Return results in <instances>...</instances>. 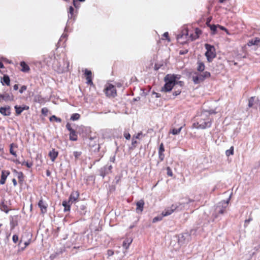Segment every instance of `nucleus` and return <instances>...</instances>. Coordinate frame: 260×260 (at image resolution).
<instances>
[{
  "label": "nucleus",
  "mask_w": 260,
  "mask_h": 260,
  "mask_svg": "<svg viewBox=\"0 0 260 260\" xmlns=\"http://www.w3.org/2000/svg\"><path fill=\"white\" fill-rule=\"evenodd\" d=\"M10 224L11 229H13L17 225V221H14L13 219H12L10 220Z\"/></svg>",
  "instance_id": "41"
},
{
  "label": "nucleus",
  "mask_w": 260,
  "mask_h": 260,
  "mask_svg": "<svg viewBox=\"0 0 260 260\" xmlns=\"http://www.w3.org/2000/svg\"><path fill=\"white\" fill-rule=\"evenodd\" d=\"M84 74L86 77L91 76V72L87 69L85 70Z\"/></svg>",
  "instance_id": "51"
},
{
  "label": "nucleus",
  "mask_w": 260,
  "mask_h": 260,
  "mask_svg": "<svg viewBox=\"0 0 260 260\" xmlns=\"http://www.w3.org/2000/svg\"><path fill=\"white\" fill-rule=\"evenodd\" d=\"M181 93V90H176L173 92V95L174 96V98L177 95L180 94Z\"/></svg>",
  "instance_id": "58"
},
{
  "label": "nucleus",
  "mask_w": 260,
  "mask_h": 260,
  "mask_svg": "<svg viewBox=\"0 0 260 260\" xmlns=\"http://www.w3.org/2000/svg\"><path fill=\"white\" fill-rule=\"evenodd\" d=\"M234 154V147L232 146L229 149L226 150L225 154L227 156H229L231 155Z\"/></svg>",
  "instance_id": "38"
},
{
  "label": "nucleus",
  "mask_w": 260,
  "mask_h": 260,
  "mask_svg": "<svg viewBox=\"0 0 260 260\" xmlns=\"http://www.w3.org/2000/svg\"><path fill=\"white\" fill-rule=\"evenodd\" d=\"M167 175L169 176H173V172L172 171L170 167L167 168Z\"/></svg>",
  "instance_id": "49"
},
{
  "label": "nucleus",
  "mask_w": 260,
  "mask_h": 260,
  "mask_svg": "<svg viewBox=\"0 0 260 260\" xmlns=\"http://www.w3.org/2000/svg\"><path fill=\"white\" fill-rule=\"evenodd\" d=\"M68 17L69 19L75 20L76 17V13L77 11H74V9L72 6H70L69 8V11L68 12Z\"/></svg>",
  "instance_id": "19"
},
{
  "label": "nucleus",
  "mask_w": 260,
  "mask_h": 260,
  "mask_svg": "<svg viewBox=\"0 0 260 260\" xmlns=\"http://www.w3.org/2000/svg\"><path fill=\"white\" fill-rule=\"evenodd\" d=\"M2 83L4 85V84H6L7 85H10V80L8 75H4L3 79L1 80Z\"/></svg>",
  "instance_id": "28"
},
{
  "label": "nucleus",
  "mask_w": 260,
  "mask_h": 260,
  "mask_svg": "<svg viewBox=\"0 0 260 260\" xmlns=\"http://www.w3.org/2000/svg\"><path fill=\"white\" fill-rule=\"evenodd\" d=\"M205 47L207 50L205 53V56L208 61L210 62L216 57L215 48L213 46L209 44H206Z\"/></svg>",
  "instance_id": "8"
},
{
  "label": "nucleus",
  "mask_w": 260,
  "mask_h": 260,
  "mask_svg": "<svg viewBox=\"0 0 260 260\" xmlns=\"http://www.w3.org/2000/svg\"><path fill=\"white\" fill-rule=\"evenodd\" d=\"M80 118V115L78 113H74L73 114L70 118V119L72 121L78 120Z\"/></svg>",
  "instance_id": "33"
},
{
  "label": "nucleus",
  "mask_w": 260,
  "mask_h": 260,
  "mask_svg": "<svg viewBox=\"0 0 260 260\" xmlns=\"http://www.w3.org/2000/svg\"><path fill=\"white\" fill-rule=\"evenodd\" d=\"M197 64H198V67H197L198 71L203 72L205 70V64L203 62H202L201 61H198L197 62Z\"/></svg>",
  "instance_id": "31"
},
{
  "label": "nucleus",
  "mask_w": 260,
  "mask_h": 260,
  "mask_svg": "<svg viewBox=\"0 0 260 260\" xmlns=\"http://www.w3.org/2000/svg\"><path fill=\"white\" fill-rule=\"evenodd\" d=\"M164 81L165 82V84L161 88V91L169 92L173 89V87L176 85V82L174 81L169 74H167L165 76Z\"/></svg>",
  "instance_id": "5"
},
{
  "label": "nucleus",
  "mask_w": 260,
  "mask_h": 260,
  "mask_svg": "<svg viewBox=\"0 0 260 260\" xmlns=\"http://www.w3.org/2000/svg\"><path fill=\"white\" fill-rule=\"evenodd\" d=\"M203 112H207V114L208 115V117H209V115L212 114H215L216 112L214 110H205Z\"/></svg>",
  "instance_id": "50"
},
{
  "label": "nucleus",
  "mask_w": 260,
  "mask_h": 260,
  "mask_svg": "<svg viewBox=\"0 0 260 260\" xmlns=\"http://www.w3.org/2000/svg\"><path fill=\"white\" fill-rule=\"evenodd\" d=\"M12 240L14 243H16L17 242H18L19 241V238L18 235H14L12 237Z\"/></svg>",
  "instance_id": "47"
},
{
  "label": "nucleus",
  "mask_w": 260,
  "mask_h": 260,
  "mask_svg": "<svg viewBox=\"0 0 260 260\" xmlns=\"http://www.w3.org/2000/svg\"><path fill=\"white\" fill-rule=\"evenodd\" d=\"M29 241H30V240L24 241V242L23 243L24 246H22L21 245L22 244V242H23L22 239H21L20 240L18 245L20 247L21 250H24V249L29 244V243H30Z\"/></svg>",
  "instance_id": "27"
},
{
  "label": "nucleus",
  "mask_w": 260,
  "mask_h": 260,
  "mask_svg": "<svg viewBox=\"0 0 260 260\" xmlns=\"http://www.w3.org/2000/svg\"><path fill=\"white\" fill-rule=\"evenodd\" d=\"M105 90V93L107 96L114 97L116 95V88L112 84H109Z\"/></svg>",
  "instance_id": "10"
},
{
  "label": "nucleus",
  "mask_w": 260,
  "mask_h": 260,
  "mask_svg": "<svg viewBox=\"0 0 260 260\" xmlns=\"http://www.w3.org/2000/svg\"><path fill=\"white\" fill-rule=\"evenodd\" d=\"M152 94L155 95V97L158 98L160 97V94L158 93L155 92V91H153Z\"/></svg>",
  "instance_id": "62"
},
{
  "label": "nucleus",
  "mask_w": 260,
  "mask_h": 260,
  "mask_svg": "<svg viewBox=\"0 0 260 260\" xmlns=\"http://www.w3.org/2000/svg\"><path fill=\"white\" fill-rule=\"evenodd\" d=\"M124 137L126 140H129L131 138V135L129 133L126 131H125L124 132Z\"/></svg>",
  "instance_id": "48"
},
{
  "label": "nucleus",
  "mask_w": 260,
  "mask_h": 260,
  "mask_svg": "<svg viewBox=\"0 0 260 260\" xmlns=\"http://www.w3.org/2000/svg\"><path fill=\"white\" fill-rule=\"evenodd\" d=\"M176 84H178L180 86H183L184 85V82L183 81H179L176 82Z\"/></svg>",
  "instance_id": "63"
},
{
  "label": "nucleus",
  "mask_w": 260,
  "mask_h": 260,
  "mask_svg": "<svg viewBox=\"0 0 260 260\" xmlns=\"http://www.w3.org/2000/svg\"><path fill=\"white\" fill-rule=\"evenodd\" d=\"M69 139L70 140L73 141H76L78 139V135L77 132L73 129L70 132L69 134Z\"/></svg>",
  "instance_id": "22"
},
{
  "label": "nucleus",
  "mask_w": 260,
  "mask_h": 260,
  "mask_svg": "<svg viewBox=\"0 0 260 260\" xmlns=\"http://www.w3.org/2000/svg\"><path fill=\"white\" fill-rule=\"evenodd\" d=\"M79 197V193L78 191H73L70 196L69 201L71 204L76 201Z\"/></svg>",
  "instance_id": "15"
},
{
  "label": "nucleus",
  "mask_w": 260,
  "mask_h": 260,
  "mask_svg": "<svg viewBox=\"0 0 260 260\" xmlns=\"http://www.w3.org/2000/svg\"><path fill=\"white\" fill-rule=\"evenodd\" d=\"M164 216H162V215H161V216H156V217H155L153 220H152V222L153 223H155V222H156L157 221H160L162 220V217Z\"/></svg>",
  "instance_id": "43"
},
{
  "label": "nucleus",
  "mask_w": 260,
  "mask_h": 260,
  "mask_svg": "<svg viewBox=\"0 0 260 260\" xmlns=\"http://www.w3.org/2000/svg\"><path fill=\"white\" fill-rule=\"evenodd\" d=\"M208 26L210 28V30L214 32H218L220 31L223 30L226 32H228V30L223 26H220L218 24L217 25H210L209 24Z\"/></svg>",
  "instance_id": "12"
},
{
  "label": "nucleus",
  "mask_w": 260,
  "mask_h": 260,
  "mask_svg": "<svg viewBox=\"0 0 260 260\" xmlns=\"http://www.w3.org/2000/svg\"><path fill=\"white\" fill-rule=\"evenodd\" d=\"M132 242L133 239H132L131 238H127L125 239L122 243L123 248L126 250L127 249L129 248V245L132 243Z\"/></svg>",
  "instance_id": "20"
},
{
  "label": "nucleus",
  "mask_w": 260,
  "mask_h": 260,
  "mask_svg": "<svg viewBox=\"0 0 260 260\" xmlns=\"http://www.w3.org/2000/svg\"><path fill=\"white\" fill-rule=\"evenodd\" d=\"M254 99L255 98L254 96H252L249 99L248 106L249 108L252 107L254 105Z\"/></svg>",
  "instance_id": "40"
},
{
  "label": "nucleus",
  "mask_w": 260,
  "mask_h": 260,
  "mask_svg": "<svg viewBox=\"0 0 260 260\" xmlns=\"http://www.w3.org/2000/svg\"><path fill=\"white\" fill-rule=\"evenodd\" d=\"M107 254L109 256H112L114 254V252L112 250H108L107 251Z\"/></svg>",
  "instance_id": "61"
},
{
  "label": "nucleus",
  "mask_w": 260,
  "mask_h": 260,
  "mask_svg": "<svg viewBox=\"0 0 260 260\" xmlns=\"http://www.w3.org/2000/svg\"><path fill=\"white\" fill-rule=\"evenodd\" d=\"M112 168L113 167L111 165H109L108 164L99 170V175L103 178H104L107 175L112 172Z\"/></svg>",
  "instance_id": "9"
},
{
  "label": "nucleus",
  "mask_w": 260,
  "mask_h": 260,
  "mask_svg": "<svg viewBox=\"0 0 260 260\" xmlns=\"http://www.w3.org/2000/svg\"><path fill=\"white\" fill-rule=\"evenodd\" d=\"M21 165H22V166H24L25 165L27 168H31L32 167V162H26L25 161H22Z\"/></svg>",
  "instance_id": "42"
},
{
  "label": "nucleus",
  "mask_w": 260,
  "mask_h": 260,
  "mask_svg": "<svg viewBox=\"0 0 260 260\" xmlns=\"http://www.w3.org/2000/svg\"><path fill=\"white\" fill-rule=\"evenodd\" d=\"M38 205L42 214H45L47 212V204L45 203L42 199L39 201Z\"/></svg>",
  "instance_id": "14"
},
{
  "label": "nucleus",
  "mask_w": 260,
  "mask_h": 260,
  "mask_svg": "<svg viewBox=\"0 0 260 260\" xmlns=\"http://www.w3.org/2000/svg\"><path fill=\"white\" fill-rule=\"evenodd\" d=\"M89 145L90 146L93 147L94 144L92 143V141H94V143H96L98 142V138L96 136H90L89 137Z\"/></svg>",
  "instance_id": "32"
},
{
  "label": "nucleus",
  "mask_w": 260,
  "mask_h": 260,
  "mask_svg": "<svg viewBox=\"0 0 260 260\" xmlns=\"http://www.w3.org/2000/svg\"><path fill=\"white\" fill-rule=\"evenodd\" d=\"M252 218L251 216H250V217H249V218H248V219H246V220H245V221H244V226L245 228L247 227V225H248V224H249V223L251 221H252Z\"/></svg>",
  "instance_id": "44"
},
{
  "label": "nucleus",
  "mask_w": 260,
  "mask_h": 260,
  "mask_svg": "<svg viewBox=\"0 0 260 260\" xmlns=\"http://www.w3.org/2000/svg\"><path fill=\"white\" fill-rule=\"evenodd\" d=\"M161 39L162 40H166L168 42L170 41V39L169 37V34H163Z\"/></svg>",
  "instance_id": "46"
},
{
  "label": "nucleus",
  "mask_w": 260,
  "mask_h": 260,
  "mask_svg": "<svg viewBox=\"0 0 260 260\" xmlns=\"http://www.w3.org/2000/svg\"><path fill=\"white\" fill-rule=\"evenodd\" d=\"M164 151H165V148L164 147V145L162 143H161L159 146L158 152L164 153Z\"/></svg>",
  "instance_id": "54"
},
{
  "label": "nucleus",
  "mask_w": 260,
  "mask_h": 260,
  "mask_svg": "<svg viewBox=\"0 0 260 260\" xmlns=\"http://www.w3.org/2000/svg\"><path fill=\"white\" fill-rule=\"evenodd\" d=\"M61 62H58L57 59H55L53 63V67L58 73H61L69 70L70 62L68 58L64 56L61 59Z\"/></svg>",
  "instance_id": "3"
},
{
  "label": "nucleus",
  "mask_w": 260,
  "mask_h": 260,
  "mask_svg": "<svg viewBox=\"0 0 260 260\" xmlns=\"http://www.w3.org/2000/svg\"><path fill=\"white\" fill-rule=\"evenodd\" d=\"M49 120L50 121H52L53 120H55V121H56L57 122H61V118H58V117H57L55 115H52L51 116V117H50L49 118Z\"/></svg>",
  "instance_id": "37"
},
{
  "label": "nucleus",
  "mask_w": 260,
  "mask_h": 260,
  "mask_svg": "<svg viewBox=\"0 0 260 260\" xmlns=\"http://www.w3.org/2000/svg\"><path fill=\"white\" fill-rule=\"evenodd\" d=\"M159 158L160 161H162L165 158V155L163 153L158 152Z\"/></svg>",
  "instance_id": "57"
},
{
  "label": "nucleus",
  "mask_w": 260,
  "mask_h": 260,
  "mask_svg": "<svg viewBox=\"0 0 260 260\" xmlns=\"http://www.w3.org/2000/svg\"><path fill=\"white\" fill-rule=\"evenodd\" d=\"M48 111V110L46 108H43L41 110L42 113L44 115L46 114Z\"/></svg>",
  "instance_id": "59"
},
{
  "label": "nucleus",
  "mask_w": 260,
  "mask_h": 260,
  "mask_svg": "<svg viewBox=\"0 0 260 260\" xmlns=\"http://www.w3.org/2000/svg\"><path fill=\"white\" fill-rule=\"evenodd\" d=\"M169 75L171 77V78L174 80V81L175 82H178V81H177V80H179L181 77V76L179 74H169Z\"/></svg>",
  "instance_id": "34"
},
{
  "label": "nucleus",
  "mask_w": 260,
  "mask_h": 260,
  "mask_svg": "<svg viewBox=\"0 0 260 260\" xmlns=\"http://www.w3.org/2000/svg\"><path fill=\"white\" fill-rule=\"evenodd\" d=\"M0 113L4 116H10L11 114L10 106L1 107L0 108Z\"/></svg>",
  "instance_id": "13"
},
{
  "label": "nucleus",
  "mask_w": 260,
  "mask_h": 260,
  "mask_svg": "<svg viewBox=\"0 0 260 260\" xmlns=\"http://www.w3.org/2000/svg\"><path fill=\"white\" fill-rule=\"evenodd\" d=\"M0 209L2 211L5 212L7 214H8L10 211L7 205V202H5L4 199L2 200L1 201Z\"/></svg>",
  "instance_id": "16"
},
{
  "label": "nucleus",
  "mask_w": 260,
  "mask_h": 260,
  "mask_svg": "<svg viewBox=\"0 0 260 260\" xmlns=\"http://www.w3.org/2000/svg\"><path fill=\"white\" fill-rule=\"evenodd\" d=\"M27 89V87L25 85H23L21 87L20 89H19V92L20 93H22L24 91H25Z\"/></svg>",
  "instance_id": "53"
},
{
  "label": "nucleus",
  "mask_w": 260,
  "mask_h": 260,
  "mask_svg": "<svg viewBox=\"0 0 260 260\" xmlns=\"http://www.w3.org/2000/svg\"><path fill=\"white\" fill-rule=\"evenodd\" d=\"M34 101L36 103L42 104L44 102L45 100L40 95H36L34 97Z\"/></svg>",
  "instance_id": "30"
},
{
  "label": "nucleus",
  "mask_w": 260,
  "mask_h": 260,
  "mask_svg": "<svg viewBox=\"0 0 260 260\" xmlns=\"http://www.w3.org/2000/svg\"><path fill=\"white\" fill-rule=\"evenodd\" d=\"M144 202L143 200H141L137 202L136 203V212L138 213H141L143 210Z\"/></svg>",
  "instance_id": "18"
},
{
  "label": "nucleus",
  "mask_w": 260,
  "mask_h": 260,
  "mask_svg": "<svg viewBox=\"0 0 260 260\" xmlns=\"http://www.w3.org/2000/svg\"><path fill=\"white\" fill-rule=\"evenodd\" d=\"M71 202H69V201H63L62 202V205L64 207V211L67 212L70 210L71 208Z\"/></svg>",
  "instance_id": "26"
},
{
  "label": "nucleus",
  "mask_w": 260,
  "mask_h": 260,
  "mask_svg": "<svg viewBox=\"0 0 260 260\" xmlns=\"http://www.w3.org/2000/svg\"><path fill=\"white\" fill-rule=\"evenodd\" d=\"M73 5L74 7L76 8H78L79 7V4L78 3V2L77 0H73Z\"/></svg>",
  "instance_id": "60"
},
{
  "label": "nucleus",
  "mask_w": 260,
  "mask_h": 260,
  "mask_svg": "<svg viewBox=\"0 0 260 260\" xmlns=\"http://www.w3.org/2000/svg\"><path fill=\"white\" fill-rule=\"evenodd\" d=\"M12 182H13L14 186H16L17 185V181L15 178H13L12 179Z\"/></svg>",
  "instance_id": "64"
},
{
  "label": "nucleus",
  "mask_w": 260,
  "mask_h": 260,
  "mask_svg": "<svg viewBox=\"0 0 260 260\" xmlns=\"http://www.w3.org/2000/svg\"><path fill=\"white\" fill-rule=\"evenodd\" d=\"M260 42V39L258 38H255L254 39H251L247 43L248 46H251L252 45H257L258 43Z\"/></svg>",
  "instance_id": "25"
},
{
  "label": "nucleus",
  "mask_w": 260,
  "mask_h": 260,
  "mask_svg": "<svg viewBox=\"0 0 260 260\" xmlns=\"http://www.w3.org/2000/svg\"><path fill=\"white\" fill-rule=\"evenodd\" d=\"M13 144H11V145H10V153L14 155V156H17V154H16V153L15 151H14L13 149Z\"/></svg>",
  "instance_id": "45"
},
{
  "label": "nucleus",
  "mask_w": 260,
  "mask_h": 260,
  "mask_svg": "<svg viewBox=\"0 0 260 260\" xmlns=\"http://www.w3.org/2000/svg\"><path fill=\"white\" fill-rule=\"evenodd\" d=\"M9 174L10 172L9 171H2L0 180V184H4L5 183L6 179Z\"/></svg>",
  "instance_id": "17"
},
{
  "label": "nucleus",
  "mask_w": 260,
  "mask_h": 260,
  "mask_svg": "<svg viewBox=\"0 0 260 260\" xmlns=\"http://www.w3.org/2000/svg\"><path fill=\"white\" fill-rule=\"evenodd\" d=\"M82 152L81 151H74L73 152V155L75 157V160H76L78 159L79 157L81 155Z\"/></svg>",
  "instance_id": "39"
},
{
  "label": "nucleus",
  "mask_w": 260,
  "mask_h": 260,
  "mask_svg": "<svg viewBox=\"0 0 260 260\" xmlns=\"http://www.w3.org/2000/svg\"><path fill=\"white\" fill-rule=\"evenodd\" d=\"M188 52V49H184V50H180L179 53L180 55H184V54H186V53H187Z\"/></svg>",
  "instance_id": "55"
},
{
  "label": "nucleus",
  "mask_w": 260,
  "mask_h": 260,
  "mask_svg": "<svg viewBox=\"0 0 260 260\" xmlns=\"http://www.w3.org/2000/svg\"><path fill=\"white\" fill-rule=\"evenodd\" d=\"M49 156L52 160V161H54L55 159L56 158L58 155V151H56L55 149H52L49 153Z\"/></svg>",
  "instance_id": "21"
},
{
  "label": "nucleus",
  "mask_w": 260,
  "mask_h": 260,
  "mask_svg": "<svg viewBox=\"0 0 260 260\" xmlns=\"http://www.w3.org/2000/svg\"><path fill=\"white\" fill-rule=\"evenodd\" d=\"M185 203H177L173 204L170 207H168L162 212V216H167L171 215L174 211L181 210L184 207Z\"/></svg>",
  "instance_id": "7"
},
{
  "label": "nucleus",
  "mask_w": 260,
  "mask_h": 260,
  "mask_svg": "<svg viewBox=\"0 0 260 260\" xmlns=\"http://www.w3.org/2000/svg\"><path fill=\"white\" fill-rule=\"evenodd\" d=\"M116 152H115V154L113 156H112L110 157V161L113 163H114L116 160Z\"/></svg>",
  "instance_id": "52"
},
{
  "label": "nucleus",
  "mask_w": 260,
  "mask_h": 260,
  "mask_svg": "<svg viewBox=\"0 0 260 260\" xmlns=\"http://www.w3.org/2000/svg\"><path fill=\"white\" fill-rule=\"evenodd\" d=\"M14 96L11 93H5L4 94H0V102L2 100L7 101H14Z\"/></svg>",
  "instance_id": "11"
},
{
  "label": "nucleus",
  "mask_w": 260,
  "mask_h": 260,
  "mask_svg": "<svg viewBox=\"0 0 260 260\" xmlns=\"http://www.w3.org/2000/svg\"><path fill=\"white\" fill-rule=\"evenodd\" d=\"M210 76V73L208 71L202 73L195 72L192 76V79L193 83L195 84H198L204 81L206 78H209Z\"/></svg>",
  "instance_id": "6"
},
{
  "label": "nucleus",
  "mask_w": 260,
  "mask_h": 260,
  "mask_svg": "<svg viewBox=\"0 0 260 260\" xmlns=\"http://www.w3.org/2000/svg\"><path fill=\"white\" fill-rule=\"evenodd\" d=\"M183 126H181L180 127H179V128H173L172 129V131H171V133L174 135H178L180 133V132H181L182 128Z\"/></svg>",
  "instance_id": "36"
},
{
  "label": "nucleus",
  "mask_w": 260,
  "mask_h": 260,
  "mask_svg": "<svg viewBox=\"0 0 260 260\" xmlns=\"http://www.w3.org/2000/svg\"><path fill=\"white\" fill-rule=\"evenodd\" d=\"M200 34H179L177 36L178 42L184 44L188 41H192L199 38Z\"/></svg>",
  "instance_id": "4"
},
{
  "label": "nucleus",
  "mask_w": 260,
  "mask_h": 260,
  "mask_svg": "<svg viewBox=\"0 0 260 260\" xmlns=\"http://www.w3.org/2000/svg\"><path fill=\"white\" fill-rule=\"evenodd\" d=\"M230 200V197L227 200H222L215 205L214 211L212 214L213 220L218 218L219 215H222L226 213Z\"/></svg>",
  "instance_id": "2"
},
{
  "label": "nucleus",
  "mask_w": 260,
  "mask_h": 260,
  "mask_svg": "<svg viewBox=\"0 0 260 260\" xmlns=\"http://www.w3.org/2000/svg\"><path fill=\"white\" fill-rule=\"evenodd\" d=\"M20 66L21 67L22 69L21 71L23 72H27L29 71L30 68L28 64H27L24 61H21L20 62Z\"/></svg>",
  "instance_id": "24"
},
{
  "label": "nucleus",
  "mask_w": 260,
  "mask_h": 260,
  "mask_svg": "<svg viewBox=\"0 0 260 260\" xmlns=\"http://www.w3.org/2000/svg\"><path fill=\"white\" fill-rule=\"evenodd\" d=\"M211 125L212 120L208 117L207 112H202L200 115L196 116L195 121L192 125V128L204 129L210 127Z\"/></svg>",
  "instance_id": "1"
},
{
  "label": "nucleus",
  "mask_w": 260,
  "mask_h": 260,
  "mask_svg": "<svg viewBox=\"0 0 260 260\" xmlns=\"http://www.w3.org/2000/svg\"><path fill=\"white\" fill-rule=\"evenodd\" d=\"M68 38V34H62L58 42V45L59 46H62L64 43L67 41Z\"/></svg>",
  "instance_id": "23"
},
{
  "label": "nucleus",
  "mask_w": 260,
  "mask_h": 260,
  "mask_svg": "<svg viewBox=\"0 0 260 260\" xmlns=\"http://www.w3.org/2000/svg\"><path fill=\"white\" fill-rule=\"evenodd\" d=\"M67 129L69 131H71L72 130H73V129L71 127V123L68 122L66 124V126Z\"/></svg>",
  "instance_id": "56"
},
{
  "label": "nucleus",
  "mask_w": 260,
  "mask_h": 260,
  "mask_svg": "<svg viewBox=\"0 0 260 260\" xmlns=\"http://www.w3.org/2000/svg\"><path fill=\"white\" fill-rule=\"evenodd\" d=\"M15 172L17 174V177L19 183L22 184L24 180V175L22 172H17L15 170Z\"/></svg>",
  "instance_id": "29"
},
{
  "label": "nucleus",
  "mask_w": 260,
  "mask_h": 260,
  "mask_svg": "<svg viewBox=\"0 0 260 260\" xmlns=\"http://www.w3.org/2000/svg\"><path fill=\"white\" fill-rule=\"evenodd\" d=\"M16 111V115H19L23 111V109H21V106L16 105L14 106Z\"/></svg>",
  "instance_id": "35"
}]
</instances>
